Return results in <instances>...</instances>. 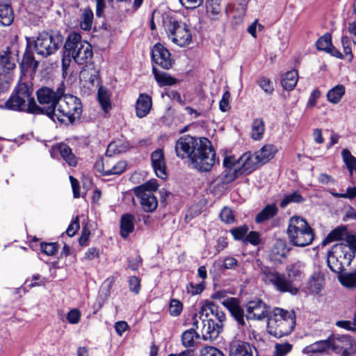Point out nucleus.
Returning a JSON list of instances; mask_svg holds the SVG:
<instances>
[{"label":"nucleus","instance_id":"obj_31","mask_svg":"<svg viewBox=\"0 0 356 356\" xmlns=\"http://www.w3.org/2000/svg\"><path fill=\"white\" fill-rule=\"evenodd\" d=\"M152 72L156 82L161 87L172 86L177 83L176 79L173 78L166 72H160L155 67H153Z\"/></svg>","mask_w":356,"mask_h":356},{"label":"nucleus","instance_id":"obj_62","mask_svg":"<svg viewBox=\"0 0 356 356\" xmlns=\"http://www.w3.org/2000/svg\"><path fill=\"white\" fill-rule=\"evenodd\" d=\"M301 274V270L296 265H291L290 267L287 268V275H286L290 279H293L294 282L298 277H300Z\"/></svg>","mask_w":356,"mask_h":356},{"label":"nucleus","instance_id":"obj_14","mask_svg":"<svg viewBox=\"0 0 356 356\" xmlns=\"http://www.w3.org/2000/svg\"><path fill=\"white\" fill-rule=\"evenodd\" d=\"M151 56L152 60L163 69L168 70L172 66L170 53L160 43H157L153 47Z\"/></svg>","mask_w":356,"mask_h":356},{"label":"nucleus","instance_id":"obj_36","mask_svg":"<svg viewBox=\"0 0 356 356\" xmlns=\"http://www.w3.org/2000/svg\"><path fill=\"white\" fill-rule=\"evenodd\" d=\"M298 75L296 70L287 72L282 79V86L286 90H292L296 86Z\"/></svg>","mask_w":356,"mask_h":356},{"label":"nucleus","instance_id":"obj_26","mask_svg":"<svg viewBox=\"0 0 356 356\" xmlns=\"http://www.w3.org/2000/svg\"><path fill=\"white\" fill-rule=\"evenodd\" d=\"M325 285V277L321 273H314L307 282V289L312 293L318 294Z\"/></svg>","mask_w":356,"mask_h":356},{"label":"nucleus","instance_id":"obj_34","mask_svg":"<svg viewBox=\"0 0 356 356\" xmlns=\"http://www.w3.org/2000/svg\"><path fill=\"white\" fill-rule=\"evenodd\" d=\"M62 158L70 166L74 167L77 164V159L72 153L71 148L66 144H60L57 146Z\"/></svg>","mask_w":356,"mask_h":356},{"label":"nucleus","instance_id":"obj_56","mask_svg":"<svg viewBox=\"0 0 356 356\" xmlns=\"http://www.w3.org/2000/svg\"><path fill=\"white\" fill-rule=\"evenodd\" d=\"M336 325L347 330L356 331V314L353 322L350 321H338L336 322Z\"/></svg>","mask_w":356,"mask_h":356},{"label":"nucleus","instance_id":"obj_5","mask_svg":"<svg viewBox=\"0 0 356 356\" xmlns=\"http://www.w3.org/2000/svg\"><path fill=\"white\" fill-rule=\"evenodd\" d=\"M287 235L295 246L305 247L312 243L314 234L307 222L299 216L292 217L289 222Z\"/></svg>","mask_w":356,"mask_h":356},{"label":"nucleus","instance_id":"obj_13","mask_svg":"<svg viewBox=\"0 0 356 356\" xmlns=\"http://www.w3.org/2000/svg\"><path fill=\"white\" fill-rule=\"evenodd\" d=\"M247 318L263 320L269 316V307L260 299L248 302L246 306Z\"/></svg>","mask_w":356,"mask_h":356},{"label":"nucleus","instance_id":"obj_38","mask_svg":"<svg viewBox=\"0 0 356 356\" xmlns=\"http://www.w3.org/2000/svg\"><path fill=\"white\" fill-rule=\"evenodd\" d=\"M98 100L103 110L107 113L111 108V104L110 100V95L108 91L103 88L100 87L98 90Z\"/></svg>","mask_w":356,"mask_h":356},{"label":"nucleus","instance_id":"obj_25","mask_svg":"<svg viewBox=\"0 0 356 356\" xmlns=\"http://www.w3.org/2000/svg\"><path fill=\"white\" fill-rule=\"evenodd\" d=\"M277 152V149L275 145L267 144L264 145L259 150L255 152L254 155L256 159L259 161L261 165L272 159Z\"/></svg>","mask_w":356,"mask_h":356},{"label":"nucleus","instance_id":"obj_50","mask_svg":"<svg viewBox=\"0 0 356 356\" xmlns=\"http://www.w3.org/2000/svg\"><path fill=\"white\" fill-rule=\"evenodd\" d=\"M201 356H225L224 353L218 348L206 346L200 350Z\"/></svg>","mask_w":356,"mask_h":356},{"label":"nucleus","instance_id":"obj_15","mask_svg":"<svg viewBox=\"0 0 356 356\" xmlns=\"http://www.w3.org/2000/svg\"><path fill=\"white\" fill-rule=\"evenodd\" d=\"M19 68L21 75L19 79V83L14 89L9 99L5 102L3 108L17 111H22V86L20 83L22 79V62L19 63Z\"/></svg>","mask_w":356,"mask_h":356},{"label":"nucleus","instance_id":"obj_12","mask_svg":"<svg viewBox=\"0 0 356 356\" xmlns=\"http://www.w3.org/2000/svg\"><path fill=\"white\" fill-rule=\"evenodd\" d=\"M332 349L342 356H349L355 351V343L349 336H332L331 337Z\"/></svg>","mask_w":356,"mask_h":356},{"label":"nucleus","instance_id":"obj_35","mask_svg":"<svg viewBox=\"0 0 356 356\" xmlns=\"http://www.w3.org/2000/svg\"><path fill=\"white\" fill-rule=\"evenodd\" d=\"M346 89L343 85L339 84L332 89H330L327 93V100L332 104L339 103L343 96L345 95Z\"/></svg>","mask_w":356,"mask_h":356},{"label":"nucleus","instance_id":"obj_64","mask_svg":"<svg viewBox=\"0 0 356 356\" xmlns=\"http://www.w3.org/2000/svg\"><path fill=\"white\" fill-rule=\"evenodd\" d=\"M129 283L130 290L138 294L140 289V282L139 278L136 276H132L129 278Z\"/></svg>","mask_w":356,"mask_h":356},{"label":"nucleus","instance_id":"obj_11","mask_svg":"<svg viewBox=\"0 0 356 356\" xmlns=\"http://www.w3.org/2000/svg\"><path fill=\"white\" fill-rule=\"evenodd\" d=\"M166 31L172 41L180 47L190 44L192 36L188 26L181 22H170Z\"/></svg>","mask_w":356,"mask_h":356},{"label":"nucleus","instance_id":"obj_27","mask_svg":"<svg viewBox=\"0 0 356 356\" xmlns=\"http://www.w3.org/2000/svg\"><path fill=\"white\" fill-rule=\"evenodd\" d=\"M289 252L286 242L281 239H277L270 250V257L273 261H280L285 258Z\"/></svg>","mask_w":356,"mask_h":356},{"label":"nucleus","instance_id":"obj_2","mask_svg":"<svg viewBox=\"0 0 356 356\" xmlns=\"http://www.w3.org/2000/svg\"><path fill=\"white\" fill-rule=\"evenodd\" d=\"M26 39V49L24 54V76L29 75L31 78L39 65V62L35 60L31 52L34 49L35 51L43 56H48L54 54L61 46L63 38L58 32H43L40 33L36 40L30 38Z\"/></svg>","mask_w":356,"mask_h":356},{"label":"nucleus","instance_id":"obj_6","mask_svg":"<svg viewBox=\"0 0 356 356\" xmlns=\"http://www.w3.org/2000/svg\"><path fill=\"white\" fill-rule=\"evenodd\" d=\"M354 257L353 251L346 243H337L327 252V266L334 273H342L350 265Z\"/></svg>","mask_w":356,"mask_h":356},{"label":"nucleus","instance_id":"obj_51","mask_svg":"<svg viewBox=\"0 0 356 356\" xmlns=\"http://www.w3.org/2000/svg\"><path fill=\"white\" fill-rule=\"evenodd\" d=\"M183 309V305L182 303L177 300V299H172L169 305V312L171 316H178L180 315L181 311Z\"/></svg>","mask_w":356,"mask_h":356},{"label":"nucleus","instance_id":"obj_49","mask_svg":"<svg viewBox=\"0 0 356 356\" xmlns=\"http://www.w3.org/2000/svg\"><path fill=\"white\" fill-rule=\"evenodd\" d=\"M257 83L266 94L268 95L273 94L274 91V87L272 81L269 79L264 76L260 77L257 80Z\"/></svg>","mask_w":356,"mask_h":356},{"label":"nucleus","instance_id":"obj_41","mask_svg":"<svg viewBox=\"0 0 356 356\" xmlns=\"http://www.w3.org/2000/svg\"><path fill=\"white\" fill-rule=\"evenodd\" d=\"M304 201L303 197L298 192H293L291 194L285 195L284 198L280 202V206L282 208H285L291 203H300Z\"/></svg>","mask_w":356,"mask_h":356},{"label":"nucleus","instance_id":"obj_32","mask_svg":"<svg viewBox=\"0 0 356 356\" xmlns=\"http://www.w3.org/2000/svg\"><path fill=\"white\" fill-rule=\"evenodd\" d=\"M341 284L348 289H356V270L353 272L338 273Z\"/></svg>","mask_w":356,"mask_h":356},{"label":"nucleus","instance_id":"obj_22","mask_svg":"<svg viewBox=\"0 0 356 356\" xmlns=\"http://www.w3.org/2000/svg\"><path fill=\"white\" fill-rule=\"evenodd\" d=\"M229 356H253V350L256 349L249 343L236 341L231 344Z\"/></svg>","mask_w":356,"mask_h":356},{"label":"nucleus","instance_id":"obj_9","mask_svg":"<svg viewBox=\"0 0 356 356\" xmlns=\"http://www.w3.org/2000/svg\"><path fill=\"white\" fill-rule=\"evenodd\" d=\"M158 186L156 179H150L134 189L135 195L139 199L141 207L145 212H152L158 207L157 199L153 194L158 189Z\"/></svg>","mask_w":356,"mask_h":356},{"label":"nucleus","instance_id":"obj_61","mask_svg":"<svg viewBox=\"0 0 356 356\" xmlns=\"http://www.w3.org/2000/svg\"><path fill=\"white\" fill-rule=\"evenodd\" d=\"M81 313L77 309H71L67 315V319L71 324H77L80 321Z\"/></svg>","mask_w":356,"mask_h":356},{"label":"nucleus","instance_id":"obj_57","mask_svg":"<svg viewBox=\"0 0 356 356\" xmlns=\"http://www.w3.org/2000/svg\"><path fill=\"white\" fill-rule=\"evenodd\" d=\"M26 111L31 113H45L44 106L40 107L33 98L29 99Z\"/></svg>","mask_w":356,"mask_h":356},{"label":"nucleus","instance_id":"obj_53","mask_svg":"<svg viewBox=\"0 0 356 356\" xmlns=\"http://www.w3.org/2000/svg\"><path fill=\"white\" fill-rule=\"evenodd\" d=\"M41 251L48 256H53L58 250V245L56 243H42Z\"/></svg>","mask_w":356,"mask_h":356},{"label":"nucleus","instance_id":"obj_3","mask_svg":"<svg viewBox=\"0 0 356 356\" xmlns=\"http://www.w3.org/2000/svg\"><path fill=\"white\" fill-rule=\"evenodd\" d=\"M296 325V314L293 310L275 308L268 318L267 331L276 338L289 335Z\"/></svg>","mask_w":356,"mask_h":356},{"label":"nucleus","instance_id":"obj_46","mask_svg":"<svg viewBox=\"0 0 356 356\" xmlns=\"http://www.w3.org/2000/svg\"><path fill=\"white\" fill-rule=\"evenodd\" d=\"M79 76L81 81H83L91 85H94V83L97 78L96 71L94 68H90L88 70L83 69L80 72Z\"/></svg>","mask_w":356,"mask_h":356},{"label":"nucleus","instance_id":"obj_52","mask_svg":"<svg viewBox=\"0 0 356 356\" xmlns=\"http://www.w3.org/2000/svg\"><path fill=\"white\" fill-rule=\"evenodd\" d=\"M12 80L13 75L10 73L0 71V92L7 90Z\"/></svg>","mask_w":356,"mask_h":356},{"label":"nucleus","instance_id":"obj_10","mask_svg":"<svg viewBox=\"0 0 356 356\" xmlns=\"http://www.w3.org/2000/svg\"><path fill=\"white\" fill-rule=\"evenodd\" d=\"M64 92L65 90L62 87H58L56 90L49 87H42L37 91L38 102L44 105L45 114L53 120H55L56 109Z\"/></svg>","mask_w":356,"mask_h":356},{"label":"nucleus","instance_id":"obj_42","mask_svg":"<svg viewBox=\"0 0 356 356\" xmlns=\"http://www.w3.org/2000/svg\"><path fill=\"white\" fill-rule=\"evenodd\" d=\"M219 306L213 302H207L201 308L202 314H205L207 317L211 315L210 318H214L216 314L220 310Z\"/></svg>","mask_w":356,"mask_h":356},{"label":"nucleus","instance_id":"obj_60","mask_svg":"<svg viewBox=\"0 0 356 356\" xmlns=\"http://www.w3.org/2000/svg\"><path fill=\"white\" fill-rule=\"evenodd\" d=\"M79 216H76L70 223V225L68 226L66 234L69 236H73L75 235V234L77 232V231L79 229Z\"/></svg>","mask_w":356,"mask_h":356},{"label":"nucleus","instance_id":"obj_7","mask_svg":"<svg viewBox=\"0 0 356 356\" xmlns=\"http://www.w3.org/2000/svg\"><path fill=\"white\" fill-rule=\"evenodd\" d=\"M261 271L263 280L273 285L280 292L289 293L291 295L298 293V288L294 284L293 279H290L285 274L280 273L268 266L261 267Z\"/></svg>","mask_w":356,"mask_h":356},{"label":"nucleus","instance_id":"obj_45","mask_svg":"<svg viewBox=\"0 0 356 356\" xmlns=\"http://www.w3.org/2000/svg\"><path fill=\"white\" fill-rule=\"evenodd\" d=\"M332 44V36L330 33L324 34L316 42V49L319 51H323L325 52Z\"/></svg>","mask_w":356,"mask_h":356},{"label":"nucleus","instance_id":"obj_54","mask_svg":"<svg viewBox=\"0 0 356 356\" xmlns=\"http://www.w3.org/2000/svg\"><path fill=\"white\" fill-rule=\"evenodd\" d=\"M205 288L204 282H202L198 284H194L193 282H190L187 286L186 290L188 293L192 295H197L201 293Z\"/></svg>","mask_w":356,"mask_h":356},{"label":"nucleus","instance_id":"obj_20","mask_svg":"<svg viewBox=\"0 0 356 356\" xmlns=\"http://www.w3.org/2000/svg\"><path fill=\"white\" fill-rule=\"evenodd\" d=\"M152 165L156 176L162 179L167 177L164 154L161 149L153 152L151 155Z\"/></svg>","mask_w":356,"mask_h":356},{"label":"nucleus","instance_id":"obj_8","mask_svg":"<svg viewBox=\"0 0 356 356\" xmlns=\"http://www.w3.org/2000/svg\"><path fill=\"white\" fill-rule=\"evenodd\" d=\"M82 113L81 103L76 97L64 95L60 97L56 109L55 120L64 122L66 118L71 123L80 117Z\"/></svg>","mask_w":356,"mask_h":356},{"label":"nucleus","instance_id":"obj_63","mask_svg":"<svg viewBox=\"0 0 356 356\" xmlns=\"http://www.w3.org/2000/svg\"><path fill=\"white\" fill-rule=\"evenodd\" d=\"M245 241L249 242L252 245H257L260 243V236L257 232H250L247 234Z\"/></svg>","mask_w":356,"mask_h":356},{"label":"nucleus","instance_id":"obj_21","mask_svg":"<svg viewBox=\"0 0 356 356\" xmlns=\"http://www.w3.org/2000/svg\"><path fill=\"white\" fill-rule=\"evenodd\" d=\"M17 54H14L7 47L5 51L0 53V71L6 73H10L13 75V70L15 67Z\"/></svg>","mask_w":356,"mask_h":356},{"label":"nucleus","instance_id":"obj_47","mask_svg":"<svg viewBox=\"0 0 356 356\" xmlns=\"http://www.w3.org/2000/svg\"><path fill=\"white\" fill-rule=\"evenodd\" d=\"M292 344L285 343H277L275 344L273 356H286L292 350Z\"/></svg>","mask_w":356,"mask_h":356},{"label":"nucleus","instance_id":"obj_23","mask_svg":"<svg viewBox=\"0 0 356 356\" xmlns=\"http://www.w3.org/2000/svg\"><path fill=\"white\" fill-rule=\"evenodd\" d=\"M152 98L146 94H140L136 103V113L140 118L145 117L152 108Z\"/></svg>","mask_w":356,"mask_h":356},{"label":"nucleus","instance_id":"obj_19","mask_svg":"<svg viewBox=\"0 0 356 356\" xmlns=\"http://www.w3.org/2000/svg\"><path fill=\"white\" fill-rule=\"evenodd\" d=\"M197 314L193 316V328L184 331L181 334V343L187 348L195 347L197 341L200 339V334L195 330H200V322L196 318Z\"/></svg>","mask_w":356,"mask_h":356},{"label":"nucleus","instance_id":"obj_58","mask_svg":"<svg viewBox=\"0 0 356 356\" xmlns=\"http://www.w3.org/2000/svg\"><path fill=\"white\" fill-rule=\"evenodd\" d=\"M220 218L222 221L226 223H232L234 221L233 212L230 209L227 207H225L222 209L221 212L220 213Z\"/></svg>","mask_w":356,"mask_h":356},{"label":"nucleus","instance_id":"obj_4","mask_svg":"<svg viewBox=\"0 0 356 356\" xmlns=\"http://www.w3.org/2000/svg\"><path fill=\"white\" fill-rule=\"evenodd\" d=\"M64 49H67L68 55H72V59L78 65H86L92 58L91 45L83 40L81 35L77 33L69 34L64 44Z\"/></svg>","mask_w":356,"mask_h":356},{"label":"nucleus","instance_id":"obj_37","mask_svg":"<svg viewBox=\"0 0 356 356\" xmlns=\"http://www.w3.org/2000/svg\"><path fill=\"white\" fill-rule=\"evenodd\" d=\"M265 130L264 122L263 120L255 119L252 124L251 136L255 140H259L262 138Z\"/></svg>","mask_w":356,"mask_h":356},{"label":"nucleus","instance_id":"obj_44","mask_svg":"<svg viewBox=\"0 0 356 356\" xmlns=\"http://www.w3.org/2000/svg\"><path fill=\"white\" fill-rule=\"evenodd\" d=\"M341 156L349 171L356 170V158L351 154L350 152L344 149L341 152Z\"/></svg>","mask_w":356,"mask_h":356},{"label":"nucleus","instance_id":"obj_24","mask_svg":"<svg viewBox=\"0 0 356 356\" xmlns=\"http://www.w3.org/2000/svg\"><path fill=\"white\" fill-rule=\"evenodd\" d=\"M127 168V163L124 161H120L112 165L110 160L106 159L102 163V174L104 176L113 175H120Z\"/></svg>","mask_w":356,"mask_h":356},{"label":"nucleus","instance_id":"obj_55","mask_svg":"<svg viewBox=\"0 0 356 356\" xmlns=\"http://www.w3.org/2000/svg\"><path fill=\"white\" fill-rule=\"evenodd\" d=\"M341 43L344 54L348 56L349 61H352L353 58V54L352 53V49L350 47L351 42L350 38L348 36H343L341 38Z\"/></svg>","mask_w":356,"mask_h":356},{"label":"nucleus","instance_id":"obj_18","mask_svg":"<svg viewBox=\"0 0 356 356\" xmlns=\"http://www.w3.org/2000/svg\"><path fill=\"white\" fill-rule=\"evenodd\" d=\"M201 327H200L202 333V339L205 341H213L219 336L220 333L222 331L221 325H218L213 320L203 319L200 322Z\"/></svg>","mask_w":356,"mask_h":356},{"label":"nucleus","instance_id":"obj_1","mask_svg":"<svg viewBox=\"0 0 356 356\" xmlns=\"http://www.w3.org/2000/svg\"><path fill=\"white\" fill-rule=\"evenodd\" d=\"M175 149L178 157L189 158L194 167L200 171H209L215 163V151L206 138L189 135L181 136L177 141Z\"/></svg>","mask_w":356,"mask_h":356},{"label":"nucleus","instance_id":"obj_17","mask_svg":"<svg viewBox=\"0 0 356 356\" xmlns=\"http://www.w3.org/2000/svg\"><path fill=\"white\" fill-rule=\"evenodd\" d=\"M222 305L230 312L239 326L245 325L244 312L240 305L239 300L236 298H229L222 301Z\"/></svg>","mask_w":356,"mask_h":356},{"label":"nucleus","instance_id":"obj_43","mask_svg":"<svg viewBox=\"0 0 356 356\" xmlns=\"http://www.w3.org/2000/svg\"><path fill=\"white\" fill-rule=\"evenodd\" d=\"M93 13L90 8H85L81 21V26L83 30H90L92 26Z\"/></svg>","mask_w":356,"mask_h":356},{"label":"nucleus","instance_id":"obj_16","mask_svg":"<svg viewBox=\"0 0 356 356\" xmlns=\"http://www.w3.org/2000/svg\"><path fill=\"white\" fill-rule=\"evenodd\" d=\"M238 174L248 175L261 166L256 156L250 152L244 153L238 160Z\"/></svg>","mask_w":356,"mask_h":356},{"label":"nucleus","instance_id":"obj_33","mask_svg":"<svg viewBox=\"0 0 356 356\" xmlns=\"http://www.w3.org/2000/svg\"><path fill=\"white\" fill-rule=\"evenodd\" d=\"M278 209L275 204H268L256 216L255 221L261 223L274 217Z\"/></svg>","mask_w":356,"mask_h":356},{"label":"nucleus","instance_id":"obj_30","mask_svg":"<svg viewBox=\"0 0 356 356\" xmlns=\"http://www.w3.org/2000/svg\"><path fill=\"white\" fill-rule=\"evenodd\" d=\"M134 216L130 213H127L122 216L120 221V232L121 236L123 238L127 237L128 235L134 231Z\"/></svg>","mask_w":356,"mask_h":356},{"label":"nucleus","instance_id":"obj_28","mask_svg":"<svg viewBox=\"0 0 356 356\" xmlns=\"http://www.w3.org/2000/svg\"><path fill=\"white\" fill-rule=\"evenodd\" d=\"M14 19L10 5L4 0H0V24L3 26L10 25Z\"/></svg>","mask_w":356,"mask_h":356},{"label":"nucleus","instance_id":"obj_39","mask_svg":"<svg viewBox=\"0 0 356 356\" xmlns=\"http://www.w3.org/2000/svg\"><path fill=\"white\" fill-rule=\"evenodd\" d=\"M126 149L127 146L124 145L120 140L113 141L108 145L106 156L111 157L115 154L124 152Z\"/></svg>","mask_w":356,"mask_h":356},{"label":"nucleus","instance_id":"obj_40","mask_svg":"<svg viewBox=\"0 0 356 356\" xmlns=\"http://www.w3.org/2000/svg\"><path fill=\"white\" fill-rule=\"evenodd\" d=\"M346 228L345 227H338L333 229L327 237L322 241V245H326L328 243L334 241L341 240L343 238V236L345 234Z\"/></svg>","mask_w":356,"mask_h":356},{"label":"nucleus","instance_id":"obj_48","mask_svg":"<svg viewBox=\"0 0 356 356\" xmlns=\"http://www.w3.org/2000/svg\"><path fill=\"white\" fill-rule=\"evenodd\" d=\"M311 351L312 352H323L331 347V337L326 340H322L313 343L311 346Z\"/></svg>","mask_w":356,"mask_h":356},{"label":"nucleus","instance_id":"obj_29","mask_svg":"<svg viewBox=\"0 0 356 356\" xmlns=\"http://www.w3.org/2000/svg\"><path fill=\"white\" fill-rule=\"evenodd\" d=\"M207 13L212 19H218L222 13L221 0H207Z\"/></svg>","mask_w":356,"mask_h":356},{"label":"nucleus","instance_id":"obj_59","mask_svg":"<svg viewBox=\"0 0 356 356\" xmlns=\"http://www.w3.org/2000/svg\"><path fill=\"white\" fill-rule=\"evenodd\" d=\"M248 227L246 225H243L232 229L231 232L235 239L241 240L248 234Z\"/></svg>","mask_w":356,"mask_h":356}]
</instances>
